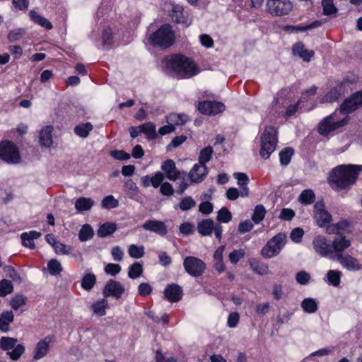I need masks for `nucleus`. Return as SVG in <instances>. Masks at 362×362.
<instances>
[{"label":"nucleus","mask_w":362,"mask_h":362,"mask_svg":"<svg viewBox=\"0 0 362 362\" xmlns=\"http://www.w3.org/2000/svg\"><path fill=\"white\" fill-rule=\"evenodd\" d=\"M166 66L181 78H188L197 74L196 64L182 54L173 55L166 59Z\"/></svg>","instance_id":"obj_1"},{"label":"nucleus","mask_w":362,"mask_h":362,"mask_svg":"<svg viewBox=\"0 0 362 362\" xmlns=\"http://www.w3.org/2000/svg\"><path fill=\"white\" fill-rule=\"evenodd\" d=\"M358 174V169L356 166L342 165L332 170L329 176V180L338 187L345 189L355 182Z\"/></svg>","instance_id":"obj_2"},{"label":"nucleus","mask_w":362,"mask_h":362,"mask_svg":"<svg viewBox=\"0 0 362 362\" xmlns=\"http://www.w3.org/2000/svg\"><path fill=\"white\" fill-rule=\"evenodd\" d=\"M174 40L175 34L171 26L168 24L163 25L149 37V41L153 46H159L164 49L170 47Z\"/></svg>","instance_id":"obj_3"},{"label":"nucleus","mask_w":362,"mask_h":362,"mask_svg":"<svg viewBox=\"0 0 362 362\" xmlns=\"http://www.w3.org/2000/svg\"><path fill=\"white\" fill-rule=\"evenodd\" d=\"M277 144L276 130L269 126L264 129L261 136V148L259 154L262 158L267 159L275 151Z\"/></svg>","instance_id":"obj_4"},{"label":"nucleus","mask_w":362,"mask_h":362,"mask_svg":"<svg viewBox=\"0 0 362 362\" xmlns=\"http://www.w3.org/2000/svg\"><path fill=\"white\" fill-rule=\"evenodd\" d=\"M348 122V117L344 119H339L337 113H333L324 118L318 125V132L322 136L337 131L346 125Z\"/></svg>","instance_id":"obj_5"},{"label":"nucleus","mask_w":362,"mask_h":362,"mask_svg":"<svg viewBox=\"0 0 362 362\" xmlns=\"http://www.w3.org/2000/svg\"><path fill=\"white\" fill-rule=\"evenodd\" d=\"M286 242V236L284 233H279L269 240L262 249L261 254L265 258H272L276 256Z\"/></svg>","instance_id":"obj_6"},{"label":"nucleus","mask_w":362,"mask_h":362,"mask_svg":"<svg viewBox=\"0 0 362 362\" xmlns=\"http://www.w3.org/2000/svg\"><path fill=\"white\" fill-rule=\"evenodd\" d=\"M18 340L16 338L2 337L0 339V348L7 351V355L13 361L18 360L25 351V347L22 344H16Z\"/></svg>","instance_id":"obj_7"},{"label":"nucleus","mask_w":362,"mask_h":362,"mask_svg":"<svg viewBox=\"0 0 362 362\" xmlns=\"http://www.w3.org/2000/svg\"><path fill=\"white\" fill-rule=\"evenodd\" d=\"M292 8V4L288 0H268L267 2V11L274 16L288 15Z\"/></svg>","instance_id":"obj_8"},{"label":"nucleus","mask_w":362,"mask_h":362,"mask_svg":"<svg viewBox=\"0 0 362 362\" xmlns=\"http://www.w3.org/2000/svg\"><path fill=\"white\" fill-rule=\"evenodd\" d=\"M183 266L185 272L194 277L202 276L206 269L205 263L201 259L194 256L185 257Z\"/></svg>","instance_id":"obj_9"},{"label":"nucleus","mask_w":362,"mask_h":362,"mask_svg":"<svg viewBox=\"0 0 362 362\" xmlns=\"http://www.w3.org/2000/svg\"><path fill=\"white\" fill-rule=\"evenodd\" d=\"M0 158L8 163H18L21 156L16 146L11 141L0 143Z\"/></svg>","instance_id":"obj_10"},{"label":"nucleus","mask_w":362,"mask_h":362,"mask_svg":"<svg viewBox=\"0 0 362 362\" xmlns=\"http://www.w3.org/2000/svg\"><path fill=\"white\" fill-rule=\"evenodd\" d=\"M315 251L322 257H329L332 259L333 251L332 250V242L325 237L318 235L313 240Z\"/></svg>","instance_id":"obj_11"},{"label":"nucleus","mask_w":362,"mask_h":362,"mask_svg":"<svg viewBox=\"0 0 362 362\" xmlns=\"http://www.w3.org/2000/svg\"><path fill=\"white\" fill-rule=\"evenodd\" d=\"M313 218L320 227H324L329 223L332 218L331 214L325 209L323 202H317L314 206Z\"/></svg>","instance_id":"obj_12"},{"label":"nucleus","mask_w":362,"mask_h":362,"mask_svg":"<svg viewBox=\"0 0 362 362\" xmlns=\"http://www.w3.org/2000/svg\"><path fill=\"white\" fill-rule=\"evenodd\" d=\"M124 291L125 288L120 282L113 279H110L106 283L103 290V294L105 298L113 296L115 298L119 299L122 297V294L124 293Z\"/></svg>","instance_id":"obj_13"},{"label":"nucleus","mask_w":362,"mask_h":362,"mask_svg":"<svg viewBox=\"0 0 362 362\" xmlns=\"http://www.w3.org/2000/svg\"><path fill=\"white\" fill-rule=\"evenodd\" d=\"M198 109L204 115H211L223 112L225 105L220 102L204 101L199 103Z\"/></svg>","instance_id":"obj_14"},{"label":"nucleus","mask_w":362,"mask_h":362,"mask_svg":"<svg viewBox=\"0 0 362 362\" xmlns=\"http://www.w3.org/2000/svg\"><path fill=\"white\" fill-rule=\"evenodd\" d=\"M362 105V91H358L346 99L341 105V110L346 112H352Z\"/></svg>","instance_id":"obj_15"},{"label":"nucleus","mask_w":362,"mask_h":362,"mask_svg":"<svg viewBox=\"0 0 362 362\" xmlns=\"http://www.w3.org/2000/svg\"><path fill=\"white\" fill-rule=\"evenodd\" d=\"M351 246V241L345 236L336 237L332 242V250L333 251L332 259L337 258L340 255H344L343 251Z\"/></svg>","instance_id":"obj_16"},{"label":"nucleus","mask_w":362,"mask_h":362,"mask_svg":"<svg viewBox=\"0 0 362 362\" xmlns=\"http://www.w3.org/2000/svg\"><path fill=\"white\" fill-rule=\"evenodd\" d=\"M163 294L166 300L171 303H175L181 300L183 291L178 284H172L166 286Z\"/></svg>","instance_id":"obj_17"},{"label":"nucleus","mask_w":362,"mask_h":362,"mask_svg":"<svg viewBox=\"0 0 362 362\" xmlns=\"http://www.w3.org/2000/svg\"><path fill=\"white\" fill-rule=\"evenodd\" d=\"M334 260L338 261L340 264L347 270L356 271L361 268L358 260L349 254L340 255Z\"/></svg>","instance_id":"obj_18"},{"label":"nucleus","mask_w":362,"mask_h":362,"mask_svg":"<svg viewBox=\"0 0 362 362\" xmlns=\"http://www.w3.org/2000/svg\"><path fill=\"white\" fill-rule=\"evenodd\" d=\"M161 168L165 173V177L168 180L175 181L176 180L180 179L182 173L177 169L175 163L173 160L168 159L165 160Z\"/></svg>","instance_id":"obj_19"},{"label":"nucleus","mask_w":362,"mask_h":362,"mask_svg":"<svg viewBox=\"0 0 362 362\" xmlns=\"http://www.w3.org/2000/svg\"><path fill=\"white\" fill-rule=\"evenodd\" d=\"M142 228L146 230L154 232L161 236L165 235L168 233L165 224L160 221L148 220L142 225Z\"/></svg>","instance_id":"obj_20"},{"label":"nucleus","mask_w":362,"mask_h":362,"mask_svg":"<svg viewBox=\"0 0 362 362\" xmlns=\"http://www.w3.org/2000/svg\"><path fill=\"white\" fill-rule=\"evenodd\" d=\"M207 174V168L202 163L195 164L188 175L192 182H201Z\"/></svg>","instance_id":"obj_21"},{"label":"nucleus","mask_w":362,"mask_h":362,"mask_svg":"<svg viewBox=\"0 0 362 362\" xmlns=\"http://www.w3.org/2000/svg\"><path fill=\"white\" fill-rule=\"evenodd\" d=\"M51 341V338L46 337L37 342L34 351L33 358L35 360H39L47 354Z\"/></svg>","instance_id":"obj_22"},{"label":"nucleus","mask_w":362,"mask_h":362,"mask_svg":"<svg viewBox=\"0 0 362 362\" xmlns=\"http://www.w3.org/2000/svg\"><path fill=\"white\" fill-rule=\"evenodd\" d=\"M294 55H298L305 62H310L315 52L313 50H308L302 42L296 43L292 48Z\"/></svg>","instance_id":"obj_23"},{"label":"nucleus","mask_w":362,"mask_h":362,"mask_svg":"<svg viewBox=\"0 0 362 362\" xmlns=\"http://www.w3.org/2000/svg\"><path fill=\"white\" fill-rule=\"evenodd\" d=\"M53 128L51 126H47L41 130L39 136V141L41 146L49 147L52 144Z\"/></svg>","instance_id":"obj_24"},{"label":"nucleus","mask_w":362,"mask_h":362,"mask_svg":"<svg viewBox=\"0 0 362 362\" xmlns=\"http://www.w3.org/2000/svg\"><path fill=\"white\" fill-rule=\"evenodd\" d=\"M344 83H341L339 86L330 90V91L325 96L324 101L327 103L336 101L344 93Z\"/></svg>","instance_id":"obj_25"},{"label":"nucleus","mask_w":362,"mask_h":362,"mask_svg":"<svg viewBox=\"0 0 362 362\" xmlns=\"http://www.w3.org/2000/svg\"><path fill=\"white\" fill-rule=\"evenodd\" d=\"M214 221L210 219H204L197 224V230L203 236L209 235L214 230Z\"/></svg>","instance_id":"obj_26"},{"label":"nucleus","mask_w":362,"mask_h":362,"mask_svg":"<svg viewBox=\"0 0 362 362\" xmlns=\"http://www.w3.org/2000/svg\"><path fill=\"white\" fill-rule=\"evenodd\" d=\"M139 129L146 135V138L149 141L155 139L157 136L156 125L151 122L139 125Z\"/></svg>","instance_id":"obj_27"},{"label":"nucleus","mask_w":362,"mask_h":362,"mask_svg":"<svg viewBox=\"0 0 362 362\" xmlns=\"http://www.w3.org/2000/svg\"><path fill=\"white\" fill-rule=\"evenodd\" d=\"M29 15L32 21L39 25L46 28L47 30H51L52 28V24L51 22L45 17L40 16L35 11L31 10Z\"/></svg>","instance_id":"obj_28"},{"label":"nucleus","mask_w":362,"mask_h":362,"mask_svg":"<svg viewBox=\"0 0 362 362\" xmlns=\"http://www.w3.org/2000/svg\"><path fill=\"white\" fill-rule=\"evenodd\" d=\"M300 305L303 310L307 313H315L318 309V302L312 298H305Z\"/></svg>","instance_id":"obj_29"},{"label":"nucleus","mask_w":362,"mask_h":362,"mask_svg":"<svg viewBox=\"0 0 362 362\" xmlns=\"http://www.w3.org/2000/svg\"><path fill=\"white\" fill-rule=\"evenodd\" d=\"M93 205L94 201L89 197H80L75 202V208L78 211L90 210Z\"/></svg>","instance_id":"obj_30"},{"label":"nucleus","mask_w":362,"mask_h":362,"mask_svg":"<svg viewBox=\"0 0 362 362\" xmlns=\"http://www.w3.org/2000/svg\"><path fill=\"white\" fill-rule=\"evenodd\" d=\"M107 307V301L105 298H103L95 302L92 305L91 308L95 315L102 317L105 315Z\"/></svg>","instance_id":"obj_31"},{"label":"nucleus","mask_w":362,"mask_h":362,"mask_svg":"<svg viewBox=\"0 0 362 362\" xmlns=\"http://www.w3.org/2000/svg\"><path fill=\"white\" fill-rule=\"evenodd\" d=\"M117 226L114 223L106 222L101 225L98 230L97 234L100 238H105L115 232Z\"/></svg>","instance_id":"obj_32"},{"label":"nucleus","mask_w":362,"mask_h":362,"mask_svg":"<svg viewBox=\"0 0 362 362\" xmlns=\"http://www.w3.org/2000/svg\"><path fill=\"white\" fill-rule=\"evenodd\" d=\"M14 320V315L12 311L4 312L0 315V329L2 332L8 330V325Z\"/></svg>","instance_id":"obj_33"},{"label":"nucleus","mask_w":362,"mask_h":362,"mask_svg":"<svg viewBox=\"0 0 362 362\" xmlns=\"http://www.w3.org/2000/svg\"><path fill=\"white\" fill-rule=\"evenodd\" d=\"M171 17L172 19L177 23H182L186 26H188L190 24V23H189L183 16V9L180 6H177L173 8Z\"/></svg>","instance_id":"obj_34"},{"label":"nucleus","mask_w":362,"mask_h":362,"mask_svg":"<svg viewBox=\"0 0 362 362\" xmlns=\"http://www.w3.org/2000/svg\"><path fill=\"white\" fill-rule=\"evenodd\" d=\"M323 14L325 16H335L338 9L334 4V0H322Z\"/></svg>","instance_id":"obj_35"},{"label":"nucleus","mask_w":362,"mask_h":362,"mask_svg":"<svg viewBox=\"0 0 362 362\" xmlns=\"http://www.w3.org/2000/svg\"><path fill=\"white\" fill-rule=\"evenodd\" d=\"M96 283V276L91 273L86 274L81 280V286L86 291H90Z\"/></svg>","instance_id":"obj_36"},{"label":"nucleus","mask_w":362,"mask_h":362,"mask_svg":"<svg viewBox=\"0 0 362 362\" xmlns=\"http://www.w3.org/2000/svg\"><path fill=\"white\" fill-rule=\"evenodd\" d=\"M92 129L93 125L90 122H86L85 124L77 125L74 128V132L78 136L82 138H86L88 136L90 132H91Z\"/></svg>","instance_id":"obj_37"},{"label":"nucleus","mask_w":362,"mask_h":362,"mask_svg":"<svg viewBox=\"0 0 362 362\" xmlns=\"http://www.w3.org/2000/svg\"><path fill=\"white\" fill-rule=\"evenodd\" d=\"M294 151L291 147H286L279 153L280 163L283 165H287L291 161Z\"/></svg>","instance_id":"obj_38"},{"label":"nucleus","mask_w":362,"mask_h":362,"mask_svg":"<svg viewBox=\"0 0 362 362\" xmlns=\"http://www.w3.org/2000/svg\"><path fill=\"white\" fill-rule=\"evenodd\" d=\"M266 214V209L263 205L259 204L255 206L254 213L252 216V220L255 223H259L264 218Z\"/></svg>","instance_id":"obj_39"},{"label":"nucleus","mask_w":362,"mask_h":362,"mask_svg":"<svg viewBox=\"0 0 362 362\" xmlns=\"http://www.w3.org/2000/svg\"><path fill=\"white\" fill-rule=\"evenodd\" d=\"M315 197V193L312 189H305L301 192L298 200L303 204H310L314 202Z\"/></svg>","instance_id":"obj_40"},{"label":"nucleus","mask_w":362,"mask_h":362,"mask_svg":"<svg viewBox=\"0 0 362 362\" xmlns=\"http://www.w3.org/2000/svg\"><path fill=\"white\" fill-rule=\"evenodd\" d=\"M341 272L337 270H329L327 274V280L329 284L333 286H338L340 284Z\"/></svg>","instance_id":"obj_41"},{"label":"nucleus","mask_w":362,"mask_h":362,"mask_svg":"<svg viewBox=\"0 0 362 362\" xmlns=\"http://www.w3.org/2000/svg\"><path fill=\"white\" fill-rule=\"evenodd\" d=\"M143 273L142 264L139 262H135L129 268L128 276L134 279L139 277Z\"/></svg>","instance_id":"obj_42"},{"label":"nucleus","mask_w":362,"mask_h":362,"mask_svg":"<svg viewBox=\"0 0 362 362\" xmlns=\"http://www.w3.org/2000/svg\"><path fill=\"white\" fill-rule=\"evenodd\" d=\"M47 269L49 273L52 276L59 274L62 271L61 263L55 259H52L49 261L47 263Z\"/></svg>","instance_id":"obj_43"},{"label":"nucleus","mask_w":362,"mask_h":362,"mask_svg":"<svg viewBox=\"0 0 362 362\" xmlns=\"http://www.w3.org/2000/svg\"><path fill=\"white\" fill-rule=\"evenodd\" d=\"M13 291L11 282L6 279L0 281V296L4 297Z\"/></svg>","instance_id":"obj_44"},{"label":"nucleus","mask_w":362,"mask_h":362,"mask_svg":"<svg viewBox=\"0 0 362 362\" xmlns=\"http://www.w3.org/2000/svg\"><path fill=\"white\" fill-rule=\"evenodd\" d=\"M250 264L252 270L257 274L260 275H265L268 274L269 268L265 264L260 263L257 261H252Z\"/></svg>","instance_id":"obj_45"},{"label":"nucleus","mask_w":362,"mask_h":362,"mask_svg":"<svg viewBox=\"0 0 362 362\" xmlns=\"http://www.w3.org/2000/svg\"><path fill=\"white\" fill-rule=\"evenodd\" d=\"M94 233L92 228L86 224L83 226L78 233V238L81 241H86L90 239Z\"/></svg>","instance_id":"obj_46"},{"label":"nucleus","mask_w":362,"mask_h":362,"mask_svg":"<svg viewBox=\"0 0 362 362\" xmlns=\"http://www.w3.org/2000/svg\"><path fill=\"white\" fill-rule=\"evenodd\" d=\"M129 255L135 259L141 258L144 255V247L131 245L129 247Z\"/></svg>","instance_id":"obj_47"},{"label":"nucleus","mask_w":362,"mask_h":362,"mask_svg":"<svg viewBox=\"0 0 362 362\" xmlns=\"http://www.w3.org/2000/svg\"><path fill=\"white\" fill-rule=\"evenodd\" d=\"M167 122L175 127V125H182L185 124L186 119L184 115L172 113L167 117Z\"/></svg>","instance_id":"obj_48"},{"label":"nucleus","mask_w":362,"mask_h":362,"mask_svg":"<svg viewBox=\"0 0 362 362\" xmlns=\"http://www.w3.org/2000/svg\"><path fill=\"white\" fill-rule=\"evenodd\" d=\"M101 204L105 209H115L118 206L119 202L112 195H108L103 198Z\"/></svg>","instance_id":"obj_49"},{"label":"nucleus","mask_w":362,"mask_h":362,"mask_svg":"<svg viewBox=\"0 0 362 362\" xmlns=\"http://www.w3.org/2000/svg\"><path fill=\"white\" fill-rule=\"evenodd\" d=\"M212 153L213 148L211 146H207L202 149L199 157V163L205 165L206 163L211 160Z\"/></svg>","instance_id":"obj_50"},{"label":"nucleus","mask_w":362,"mask_h":362,"mask_svg":"<svg viewBox=\"0 0 362 362\" xmlns=\"http://www.w3.org/2000/svg\"><path fill=\"white\" fill-rule=\"evenodd\" d=\"M232 219V214L226 207H222L218 212L217 220L220 223H228Z\"/></svg>","instance_id":"obj_51"},{"label":"nucleus","mask_w":362,"mask_h":362,"mask_svg":"<svg viewBox=\"0 0 362 362\" xmlns=\"http://www.w3.org/2000/svg\"><path fill=\"white\" fill-rule=\"evenodd\" d=\"M26 303V297L22 294L15 296L11 300L10 305L14 310H18L20 307L24 305Z\"/></svg>","instance_id":"obj_52"},{"label":"nucleus","mask_w":362,"mask_h":362,"mask_svg":"<svg viewBox=\"0 0 362 362\" xmlns=\"http://www.w3.org/2000/svg\"><path fill=\"white\" fill-rule=\"evenodd\" d=\"M124 188L131 196L136 195L139 192L136 183L131 179L124 182Z\"/></svg>","instance_id":"obj_53"},{"label":"nucleus","mask_w":362,"mask_h":362,"mask_svg":"<svg viewBox=\"0 0 362 362\" xmlns=\"http://www.w3.org/2000/svg\"><path fill=\"white\" fill-rule=\"evenodd\" d=\"M196 203L191 197H187L182 199L180 203V209L182 211H187L195 206Z\"/></svg>","instance_id":"obj_54"},{"label":"nucleus","mask_w":362,"mask_h":362,"mask_svg":"<svg viewBox=\"0 0 362 362\" xmlns=\"http://www.w3.org/2000/svg\"><path fill=\"white\" fill-rule=\"evenodd\" d=\"M245 255V251L243 249L235 250L229 255V260L231 263L237 264Z\"/></svg>","instance_id":"obj_55"},{"label":"nucleus","mask_w":362,"mask_h":362,"mask_svg":"<svg viewBox=\"0 0 362 362\" xmlns=\"http://www.w3.org/2000/svg\"><path fill=\"white\" fill-rule=\"evenodd\" d=\"M310 279V274L305 271H300L298 272L296 275V281L301 285L307 284L309 282Z\"/></svg>","instance_id":"obj_56"},{"label":"nucleus","mask_w":362,"mask_h":362,"mask_svg":"<svg viewBox=\"0 0 362 362\" xmlns=\"http://www.w3.org/2000/svg\"><path fill=\"white\" fill-rule=\"evenodd\" d=\"M160 192L164 196H172L175 190L172 185L168 182H163L160 187Z\"/></svg>","instance_id":"obj_57"},{"label":"nucleus","mask_w":362,"mask_h":362,"mask_svg":"<svg viewBox=\"0 0 362 362\" xmlns=\"http://www.w3.org/2000/svg\"><path fill=\"white\" fill-rule=\"evenodd\" d=\"M121 271L120 265L117 264L109 263L105 267V272L107 274L115 276Z\"/></svg>","instance_id":"obj_58"},{"label":"nucleus","mask_w":362,"mask_h":362,"mask_svg":"<svg viewBox=\"0 0 362 362\" xmlns=\"http://www.w3.org/2000/svg\"><path fill=\"white\" fill-rule=\"evenodd\" d=\"M187 139V136L185 135L177 136H175L171 141L170 144L168 145L167 149L170 151L173 148H177L182 144H183Z\"/></svg>","instance_id":"obj_59"},{"label":"nucleus","mask_w":362,"mask_h":362,"mask_svg":"<svg viewBox=\"0 0 362 362\" xmlns=\"http://www.w3.org/2000/svg\"><path fill=\"white\" fill-rule=\"evenodd\" d=\"M152 287L148 283H141L138 287V293L141 296H146L152 293Z\"/></svg>","instance_id":"obj_60"},{"label":"nucleus","mask_w":362,"mask_h":362,"mask_svg":"<svg viewBox=\"0 0 362 362\" xmlns=\"http://www.w3.org/2000/svg\"><path fill=\"white\" fill-rule=\"evenodd\" d=\"M24 33L25 31L23 29L11 30L8 35V40L11 42L19 40Z\"/></svg>","instance_id":"obj_61"},{"label":"nucleus","mask_w":362,"mask_h":362,"mask_svg":"<svg viewBox=\"0 0 362 362\" xmlns=\"http://www.w3.org/2000/svg\"><path fill=\"white\" fill-rule=\"evenodd\" d=\"M295 216V212L291 209L284 208L281 210L279 218L283 221H291Z\"/></svg>","instance_id":"obj_62"},{"label":"nucleus","mask_w":362,"mask_h":362,"mask_svg":"<svg viewBox=\"0 0 362 362\" xmlns=\"http://www.w3.org/2000/svg\"><path fill=\"white\" fill-rule=\"evenodd\" d=\"M186 173L185 172H182V174L181 175V181L179 184V186L176 190V192L179 194H182L187 189V187H189V184L186 180Z\"/></svg>","instance_id":"obj_63"},{"label":"nucleus","mask_w":362,"mask_h":362,"mask_svg":"<svg viewBox=\"0 0 362 362\" xmlns=\"http://www.w3.org/2000/svg\"><path fill=\"white\" fill-rule=\"evenodd\" d=\"M164 180V175L160 172H157L153 177H151V185L154 188H158L163 184Z\"/></svg>","instance_id":"obj_64"}]
</instances>
